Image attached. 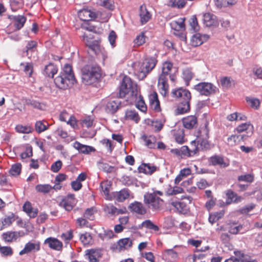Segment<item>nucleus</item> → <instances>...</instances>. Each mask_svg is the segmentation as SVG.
I'll return each mask as SVG.
<instances>
[{
    "mask_svg": "<svg viewBox=\"0 0 262 262\" xmlns=\"http://www.w3.org/2000/svg\"><path fill=\"white\" fill-rule=\"evenodd\" d=\"M54 83L60 89L66 90L72 86L76 82L72 67L66 64L59 75L54 79Z\"/></svg>",
    "mask_w": 262,
    "mask_h": 262,
    "instance_id": "f257e3e1",
    "label": "nucleus"
},
{
    "mask_svg": "<svg viewBox=\"0 0 262 262\" xmlns=\"http://www.w3.org/2000/svg\"><path fill=\"white\" fill-rule=\"evenodd\" d=\"M82 82L85 85H91L98 82L101 77L100 68L94 64L84 65L81 69Z\"/></svg>",
    "mask_w": 262,
    "mask_h": 262,
    "instance_id": "f03ea898",
    "label": "nucleus"
},
{
    "mask_svg": "<svg viewBox=\"0 0 262 262\" xmlns=\"http://www.w3.org/2000/svg\"><path fill=\"white\" fill-rule=\"evenodd\" d=\"M158 60L155 57H148L142 62H138L135 67V72L140 79H144L155 68Z\"/></svg>",
    "mask_w": 262,
    "mask_h": 262,
    "instance_id": "7ed1b4c3",
    "label": "nucleus"
},
{
    "mask_svg": "<svg viewBox=\"0 0 262 262\" xmlns=\"http://www.w3.org/2000/svg\"><path fill=\"white\" fill-rule=\"evenodd\" d=\"M138 92L137 84L133 83L130 77L125 76L120 86L119 97L124 98L128 94L131 97H137Z\"/></svg>",
    "mask_w": 262,
    "mask_h": 262,
    "instance_id": "20e7f679",
    "label": "nucleus"
},
{
    "mask_svg": "<svg viewBox=\"0 0 262 262\" xmlns=\"http://www.w3.org/2000/svg\"><path fill=\"white\" fill-rule=\"evenodd\" d=\"M144 203L152 211L158 212L164 207V201L155 193L146 192L144 195Z\"/></svg>",
    "mask_w": 262,
    "mask_h": 262,
    "instance_id": "39448f33",
    "label": "nucleus"
},
{
    "mask_svg": "<svg viewBox=\"0 0 262 262\" xmlns=\"http://www.w3.org/2000/svg\"><path fill=\"white\" fill-rule=\"evenodd\" d=\"M185 17H180L177 20H172L170 23L171 29L174 31L173 34L178 36L181 40H186V35L185 33Z\"/></svg>",
    "mask_w": 262,
    "mask_h": 262,
    "instance_id": "423d86ee",
    "label": "nucleus"
},
{
    "mask_svg": "<svg viewBox=\"0 0 262 262\" xmlns=\"http://www.w3.org/2000/svg\"><path fill=\"white\" fill-rule=\"evenodd\" d=\"M209 123L206 121L204 127L200 130V136L198 138L196 142L202 150H208L210 148V144L208 141L209 138L210 129L208 126Z\"/></svg>",
    "mask_w": 262,
    "mask_h": 262,
    "instance_id": "0eeeda50",
    "label": "nucleus"
},
{
    "mask_svg": "<svg viewBox=\"0 0 262 262\" xmlns=\"http://www.w3.org/2000/svg\"><path fill=\"white\" fill-rule=\"evenodd\" d=\"M194 89L201 95L206 96L215 94L218 91V89L210 82H202L194 85Z\"/></svg>",
    "mask_w": 262,
    "mask_h": 262,
    "instance_id": "6e6552de",
    "label": "nucleus"
},
{
    "mask_svg": "<svg viewBox=\"0 0 262 262\" xmlns=\"http://www.w3.org/2000/svg\"><path fill=\"white\" fill-rule=\"evenodd\" d=\"M25 235V233L20 231H8L2 234V239L8 243L16 242L17 239Z\"/></svg>",
    "mask_w": 262,
    "mask_h": 262,
    "instance_id": "1a4fd4ad",
    "label": "nucleus"
},
{
    "mask_svg": "<svg viewBox=\"0 0 262 262\" xmlns=\"http://www.w3.org/2000/svg\"><path fill=\"white\" fill-rule=\"evenodd\" d=\"M40 250V243L39 241H29L27 243L24 248L19 251V255H23L24 254L30 253H35Z\"/></svg>",
    "mask_w": 262,
    "mask_h": 262,
    "instance_id": "9d476101",
    "label": "nucleus"
},
{
    "mask_svg": "<svg viewBox=\"0 0 262 262\" xmlns=\"http://www.w3.org/2000/svg\"><path fill=\"white\" fill-rule=\"evenodd\" d=\"M133 241L129 238H124L119 239L116 244H114L112 249L116 252H120L128 249L132 247Z\"/></svg>",
    "mask_w": 262,
    "mask_h": 262,
    "instance_id": "9b49d317",
    "label": "nucleus"
},
{
    "mask_svg": "<svg viewBox=\"0 0 262 262\" xmlns=\"http://www.w3.org/2000/svg\"><path fill=\"white\" fill-rule=\"evenodd\" d=\"M171 95L173 97L177 99L178 101L190 100L191 98L190 92L188 90L182 88H178L172 90Z\"/></svg>",
    "mask_w": 262,
    "mask_h": 262,
    "instance_id": "f8f14e48",
    "label": "nucleus"
},
{
    "mask_svg": "<svg viewBox=\"0 0 262 262\" xmlns=\"http://www.w3.org/2000/svg\"><path fill=\"white\" fill-rule=\"evenodd\" d=\"M192 200V198L190 196H182V200L180 202L173 203V206L179 211L186 213L189 209L188 205L191 203Z\"/></svg>",
    "mask_w": 262,
    "mask_h": 262,
    "instance_id": "ddd939ff",
    "label": "nucleus"
},
{
    "mask_svg": "<svg viewBox=\"0 0 262 262\" xmlns=\"http://www.w3.org/2000/svg\"><path fill=\"white\" fill-rule=\"evenodd\" d=\"M158 86L160 94L164 97L168 95L169 93V84L168 77L159 75L158 80Z\"/></svg>",
    "mask_w": 262,
    "mask_h": 262,
    "instance_id": "4468645a",
    "label": "nucleus"
},
{
    "mask_svg": "<svg viewBox=\"0 0 262 262\" xmlns=\"http://www.w3.org/2000/svg\"><path fill=\"white\" fill-rule=\"evenodd\" d=\"M227 225L228 231L232 234H243L249 230V229L244 228V225H238L236 221H230Z\"/></svg>",
    "mask_w": 262,
    "mask_h": 262,
    "instance_id": "2eb2a0df",
    "label": "nucleus"
},
{
    "mask_svg": "<svg viewBox=\"0 0 262 262\" xmlns=\"http://www.w3.org/2000/svg\"><path fill=\"white\" fill-rule=\"evenodd\" d=\"M173 68V63L167 60L163 62L162 66V72L160 75L167 76L172 82H175L177 80V77L174 74H171L170 72Z\"/></svg>",
    "mask_w": 262,
    "mask_h": 262,
    "instance_id": "dca6fc26",
    "label": "nucleus"
},
{
    "mask_svg": "<svg viewBox=\"0 0 262 262\" xmlns=\"http://www.w3.org/2000/svg\"><path fill=\"white\" fill-rule=\"evenodd\" d=\"M78 15L79 18L84 21L94 20L97 17V14L96 12L88 8H84L79 10Z\"/></svg>",
    "mask_w": 262,
    "mask_h": 262,
    "instance_id": "f3484780",
    "label": "nucleus"
},
{
    "mask_svg": "<svg viewBox=\"0 0 262 262\" xmlns=\"http://www.w3.org/2000/svg\"><path fill=\"white\" fill-rule=\"evenodd\" d=\"M8 18L12 21L13 26L17 30H19L26 22L27 18L24 15H9Z\"/></svg>",
    "mask_w": 262,
    "mask_h": 262,
    "instance_id": "a211bd4d",
    "label": "nucleus"
},
{
    "mask_svg": "<svg viewBox=\"0 0 262 262\" xmlns=\"http://www.w3.org/2000/svg\"><path fill=\"white\" fill-rule=\"evenodd\" d=\"M43 243L48 245L50 249L56 251H60L63 247L62 243L57 238L53 237L47 238Z\"/></svg>",
    "mask_w": 262,
    "mask_h": 262,
    "instance_id": "6ab92c4d",
    "label": "nucleus"
},
{
    "mask_svg": "<svg viewBox=\"0 0 262 262\" xmlns=\"http://www.w3.org/2000/svg\"><path fill=\"white\" fill-rule=\"evenodd\" d=\"M103 210L105 213L111 215L125 214L127 212V209L125 207L118 209L116 207L111 204L104 206Z\"/></svg>",
    "mask_w": 262,
    "mask_h": 262,
    "instance_id": "aec40b11",
    "label": "nucleus"
},
{
    "mask_svg": "<svg viewBox=\"0 0 262 262\" xmlns=\"http://www.w3.org/2000/svg\"><path fill=\"white\" fill-rule=\"evenodd\" d=\"M226 196V204L230 205L232 203H237L242 201L243 198L239 196L231 189H228L225 192Z\"/></svg>",
    "mask_w": 262,
    "mask_h": 262,
    "instance_id": "412c9836",
    "label": "nucleus"
},
{
    "mask_svg": "<svg viewBox=\"0 0 262 262\" xmlns=\"http://www.w3.org/2000/svg\"><path fill=\"white\" fill-rule=\"evenodd\" d=\"M85 255L90 262H98L99 258L102 256L100 249H91L85 251Z\"/></svg>",
    "mask_w": 262,
    "mask_h": 262,
    "instance_id": "4be33fe9",
    "label": "nucleus"
},
{
    "mask_svg": "<svg viewBox=\"0 0 262 262\" xmlns=\"http://www.w3.org/2000/svg\"><path fill=\"white\" fill-rule=\"evenodd\" d=\"M182 123L185 128L189 129H192L197 127L198 119L195 116H188L182 119Z\"/></svg>",
    "mask_w": 262,
    "mask_h": 262,
    "instance_id": "5701e85b",
    "label": "nucleus"
},
{
    "mask_svg": "<svg viewBox=\"0 0 262 262\" xmlns=\"http://www.w3.org/2000/svg\"><path fill=\"white\" fill-rule=\"evenodd\" d=\"M111 186L112 183L108 181H102L100 183L102 195L107 200H112V195L110 193Z\"/></svg>",
    "mask_w": 262,
    "mask_h": 262,
    "instance_id": "b1692460",
    "label": "nucleus"
},
{
    "mask_svg": "<svg viewBox=\"0 0 262 262\" xmlns=\"http://www.w3.org/2000/svg\"><path fill=\"white\" fill-rule=\"evenodd\" d=\"M128 208L132 212H135L140 215H144L147 212L146 209L143 204L137 201H135L131 203L129 205Z\"/></svg>",
    "mask_w": 262,
    "mask_h": 262,
    "instance_id": "393cba45",
    "label": "nucleus"
},
{
    "mask_svg": "<svg viewBox=\"0 0 262 262\" xmlns=\"http://www.w3.org/2000/svg\"><path fill=\"white\" fill-rule=\"evenodd\" d=\"M247 137L248 136L245 135H232L227 138V143L230 146H233L239 144L242 141H245L247 139Z\"/></svg>",
    "mask_w": 262,
    "mask_h": 262,
    "instance_id": "a878e982",
    "label": "nucleus"
},
{
    "mask_svg": "<svg viewBox=\"0 0 262 262\" xmlns=\"http://www.w3.org/2000/svg\"><path fill=\"white\" fill-rule=\"evenodd\" d=\"M73 146L79 152L84 154H89L96 150L93 147L82 144L78 141H75L73 143Z\"/></svg>",
    "mask_w": 262,
    "mask_h": 262,
    "instance_id": "bb28decb",
    "label": "nucleus"
},
{
    "mask_svg": "<svg viewBox=\"0 0 262 262\" xmlns=\"http://www.w3.org/2000/svg\"><path fill=\"white\" fill-rule=\"evenodd\" d=\"M74 200V194H68L67 197L63 199L60 203V205L63 207L67 211H71L73 208Z\"/></svg>",
    "mask_w": 262,
    "mask_h": 262,
    "instance_id": "cd10ccee",
    "label": "nucleus"
},
{
    "mask_svg": "<svg viewBox=\"0 0 262 262\" xmlns=\"http://www.w3.org/2000/svg\"><path fill=\"white\" fill-rule=\"evenodd\" d=\"M190 100H185V101H178L176 113L177 114H183L188 112L190 111Z\"/></svg>",
    "mask_w": 262,
    "mask_h": 262,
    "instance_id": "c85d7f7f",
    "label": "nucleus"
},
{
    "mask_svg": "<svg viewBox=\"0 0 262 262\" xmlns=\"http://www.w3.org/2000/svg\"><path fill=\"white\" fill-rule=\"evenodd\" d=\"M23 211H25L31 218L37 216L38 210L36 208H33L30 202L27 201L23 205Z\"/></svg>",
    "mask_w": 262,
    "mask_h": 262,
    "instance_id": "c756f323",
    "label": "nucleus"
},
{
    "mask_svg": "<svg viewBox=\"0 0 262 262\" xmlns=\"http://www.w3.org/2000/svg\"><path fill=\"white\" fill-rule=\"evenodd\" d=\"M208 39V36L207 35H202L200 33H196L193 35L191 38V45L194 47L200 46L204 41L207 40Z\"/></svg>",
    "mask_w": 262,
    "mask_h": 262,
    "instance_id": "7c9ffc66",
    "label": "nucleus"
},
{
    "mask_svg": "<svg viewBox=\"0 0 262 262\" xmlns=\"http://www.w3.org/2000/svg\"><path fill=\"white\" fill-rule=\"evenodd\" d=\"M131 100L136 102V106L139 110L144 113L146 112L147 106L142 96L138 94L137 97H132Z\"/></svg>",
    "mask_w": 262,
    "mask_h": 262,
    "instance_id": "2f4dec72",
    "label": "nucleus"
},
{
    "mask_svg": "<svg viewBox=\"0 0 262 262\" xmlns=\"http://www.w3.org/2000/svg\"><path fill=\"white\" fill-rule=\"evenodd\" d=\"M141 139L144 141L145 146L149 148H155L156 146L157 138L154 135H143Z\"/></svg>",
    "mask_w": 262,
    "mask_h": 262,
    "instance_id": "473e14b6",
    "label": "nucleus"
},
{
    "mask_svg": "<svg viewBox=\"0 0 262 262\" xmlns=\"http://www.w3.org/2000/svg\"><path fill=\"white\" fill-rule=\"evenodd\" d=\"M26 102L27 105L31 106L34 108L41 111L45 110L47 107L45 103L40 102L33 99H28L26 100Z\"/></svg>",
    "mask_w": 262,
    "mask_h": 262,
    "instance_id": "72a5a7b5",
    "label": "nucleus"
},
{
    "mask_svg": "<svg viewBox=\"0 0 262 262\" xmlns=\"http://www.w3.org/2000/svg\"><path fill=\"white\" fill-rule=\"evenodd\" d=\"M163 257L168 262H173L178 257V253L172 249H166L163 252Z\"/></svg>",
    "mask_w": 262,
    "mask_h": 262,
    "instance_id": "f704fd0d",
    "label": "nucleus"
},
{
    "mask_svg": "<svg viewBox=\"0 0 262 262\" xmlns=\"http://www.w3.org/2000/svg\"><path fill=\"white\" fill-rule=\"evenodd\" d=\"M130 195V192L128 189H123L120 191L116 192L114 194V197L119 202H122L128 199Z\"/></svg>",
    "mask_w": 262,
    "mask_h": 262,
    "instance_id": "c9c22d12",
    "label": "nucleus"
},
{
    "mask_svg": "<svg viewBox=\"0 0 262 262\" xmlns=\"http://www.w3.org/2000/svg\"><path fill=\"white\" fill-rule=\"evenodd\" d=\"M58 71L57 67L53 63H49L44 69L43 74L49 77L53 78Z\"/></svg>",
    "mask_w": 262,
    "mask_h": 262,
    "instance_id": "e433bc0d",
    "label": "nucleus"
},
{
    "mask_svg": "<svg viewBox=\"0 0 262 262\" xmlns=\"http://www.w3.org/2000/svg\"><path fill=\"white\" fill-rule=\"evenodd\" d=\"M251 131V133H252L253 130V126L250 122H246L244 123H242L235 128L234 132H236L238 134H241L243 132H247V130Z\"/></svg>",
    "mask_w": 262,
    "mask_h": 262,
    "instance_id": "4c0bfd02",
    "label": "nucleus"
},
{
    "mask_svg": "<svg viewBox=\"0 0 262 262\" xmlns=\"http://www.w3.org/2000/svg\"><path fill=\"white\" fill-rule=\"evenodd\" d=\"M14 214L12 213L10 215L6 216L0 221V230L9 227L15 221Z\"/></svg>",
    "mask_w": 262,
    "mask_h": 262,
    "instance_id": "58836bf2",
    "label": "nucleus"
},
{
    "mask_svg": "<svg viewBox=\"0 0 262 262\" xmlns=\"http://www.w3.org/2000/svg\"><path fill=\"white\" fill-rule=\"evenodd\" d=\"M209 161L214 166L219 165L222 167H226L228 166V164L225 162L224 158L220 156H212L210 157Z\"/></svg>",
    "mask_w": 262,
    "mask_h": 262,
    "instance_id": "ea45409f",
    "label": "nucleus"
},
{
    "mask_svg": "<svg viewBox=\"0 0 262 262\" xmlns=\"http://www.w3.org/2000/svg\"><path fill=\"white\" fill-rule=\"evenodd\" d=\"M98 168L106 173H112L117 170V168L113 166L110 165L108 163L103 162H98L97 163Z\"/></svg>",
    "mask_w": 262,
    "mask_h": 262,
    "instance_id": "a19ab883",
    "label": "nucleus"
},
{
    "mask_svg": "<svg viewBox=\"0 0 262 262\" xmlns=\"http://www.w3.org/2000/svg\"><path fill=\"white\" fill-rule=\"evenodd\" d=\"M191 173V170L189 168H184L181 169L174 179L175 184H178L182 180L189 176Z\"/></svg>",
    "mask_w": 262,
    "mask_h": 262,
    "instance_id": "79ce46f5",
    "label": "nucleus"
},
{
    "mask_svg": "<svg viewBox=\"0 0 262 262\" xmlns=\"http://www.w3.org/2000/svg\"><path fill=\"white\" fill-rule=\"evenodd\" d=\"M156 166L151 165L150 164L143 163L139 167L138 169L140 172L151 174L156 170Z\"/></svg>",
    "mask_w": 262,
    "mask_h": 262,
    "instance_id": "37998d69",
    "label": "nucleus"
},
{
    "mask_svg": "<svg viewBox=\"0 0 262 262\" xmlns=\"http://www.w3.org/2000/svg\"><path fill=\"white\" fill-rule=\"evenodd\" d=\"M186 0H168L166 5L171 8L183 9L186 6Z\"/></svg>",
    "mask_w": 262,
    "mask_h": 262,
    "instance_id": "c03bdc74",
    "label": "nucleus"
},
{
    "mask_svg": "<svg viewBox=\"0 0 262 262\" xmlns=\"http://www.w3.org/2000/svg\"><path fill=\"white\" fill-rule=\"evenodd\" d=\"M83 40L86 46H88L91 50L95 52L96 49L98 48V46L95 41L93 40V37H89L88 35L84 34L83 36Z\"/></svg>",
    "mask_w": 262,
    "mask_h": 262,
    "instance_id": "a18cd8bd",
    "label": "nucleus"
},
{
    "mask_svg": "<svg viewBox=\"0 0 262 262\" xmlns=\"http://www.w3.org/2000/svg\"><path fill=\"white\" fill-rule=\"evenodd\" d=\"M140 21L142 25L146 24L150 19L151 15L145 6H141L140 7Z\"/></svg>",
    "mask_w": 262,
    "mask_h": 262,
    "instance_id": "49530a36",
    "label": "nucleus"
},
{
    "mask_svg": "<svg viewBox=\"0 0 262 262\" xmlns=\"http://www.w3.org/2000/svg\"><path fill=\"white\" fill-rule=\"evenodd\" d=\"M203 22L207 27H211L215 25V16L210 13H205L203 15Z\"/></svg>",
    "mask_w": 262,
    "mask_h": 262,
    "instance_id": "de8ad7c7",
    "label": "nucleus"
},
{
    "mask_svg": "<svg viewBox=\"0 0 262 262\" xmlns=\"http://www.w3.org/2000/svg\"><path fill=\"white\" fill-rule=\"evenodd\" d=\"M125 117L126 119L133 121L136 123H138L140 120L138 113L135 110H127Z\"/></svg>",
    "mask_w": 262,
    "mask_h": 262,
    "instance_id": "09e8293b",
    "label": "nucleus"
},
{
    "mask_svg": "<svg viewBox=\"0 0 262 262\" xmlns=\"http://www.w3.org/2000/svg\"><path fill=\"white\" fill-rule=\"evenodd\" d=\"M224 214L225 211L224 210L210 213L209 216L208 221L209 223H210L211 224H213L221 219L223 218L224 216Z\"/></svg>",
    "mask_w": 262,
    "mask_h": 262,
    "instance_id": "8fccbe9b",
    "label": "nucleus"
},
{
    "mask_svg": "<svg viewBox=\"0 0 262 262\" xmlns=\"http://www.w3.org/2000/svg\"><path fill=\"white\" fill-rule=\"evenodd\" d=\"M55 133L61 138L66 139L68 143L70 141H73L74 139L70 136L66 130L63 129L62 127H58L55 130Z\"/></svg>",
    "mask_w": 262,
    "mask_h": 262,
    "instance_id": "3c124183",
    "label": "nucleus"
},
{
    "mask_svg": "<svg viewBox=\"0 0 262 262\" xmlns=\"http://www.w3.org/2000/svg\"><path fill=\"white\" fill-rule=\"evenodd\" d=\"M52 189V186L50 184H38L35 186L37 192L44 194L48 193Z\"/></svg>",
    "mask_w": 262,
    "mask_h": 262,
    "instance_id": "603ef678",
    "label": "nucleus"
},
{
    "mask_svg": "<svg viewBox=\"0 0 262 262\" xmlns=\"http://www.w3.org/2000/svg\"><path fill=\"white\" fill-rule=\"evenodd\" d=\"M80 239L84 246L92 245L93 243L92 236L88 232L82 234L80 235Z\"/></svg>",
    "mask_w": 262,
    "mask_h": 262,
    "instance_id": "864d4df0",
    "label": "nucleus"
},
{
    "mask_svg": "<svg viewBox=\"0 0 262 262\" xmlns=\"http://www.w3.org/2000/svg\"><path fill=\"white\" fill-rule=\"evenodd\" d=\"M118 108V103L115 101H111L106 104L105 110L107 113L114 114L117 111Z\"/></svg>",
    "mask_w": 262,
    "mask_h": 262,
    "instance_id": "5fc2aeb1",
    "label": "nucleus"
},
{
    "mask_svg": "<svg viewBox=\"0 0 262 262\" xmlns=\"http://www.w3.org/2000/svg\"><path fill=\"white\" fill-rule=\"evenodd\" d=\"M246 101L248 104L253 108L258 109L260 105V101L258 99L253 97H246Z\"/></svg>",
    "mask_w": 262,
    "mask_h": 262,
    "instance_id": "6e6d98bb",
    "label": "nucleus"
},
{
    "mask_svg": "<svg viewBox=\"0 0 262 262\" xmlns=\"http://www.w3.org/2000/svg\"><path fill=\"white\" fill-rule=\"evenodd\" d=\"M47 124L46 121L43 122L42 121H37L35 124V130L38 133H40L44 132L48 129Z\"/></svg>",
    "mask_w": 262,
    "mask_h": 262,
    "instance_id": "4d7b16f0",
    "label": "nucleus"
},
{
    "mask_svg": "<svg viewBox=\"0 0 262 262\" xmlns=\"http://www.w3.org/2000/svg\"><path fill=\"white\" fill-rule=\"evenodd\" d=\"M0 253L2 256H11L13 254V250L10 246H2L0 249Z\"/></svg>",
    "mask_w": 262,
    "mask_h": 262,
    "instance_id": "13d9d810",
    "label": "nucleus"
},
{
    "mask_svg": "<svg viewBox=\"0 0 262 262\" xmlns=\"http://www.w3.org/2000/svg\"><path fill=\"white\" fill-rule=\"evenodd\" d=\"M142 227H144L147 229L153 230L155 231H158L159 230L158 226L154 224L150 220H147L142 223Z\"/></svg>",
    "mask_w": 262,
    "mask_h": 262,
    "instance_id": "bf43d9fd",
    "label": "nucleus"
},
{
    "mask_svg": "<svg viewBox=\"0 0 262 262\" xmlns=\"http://www.w3.org/2000/svg\"><path fill=\"white\" fill-rule=\"evenodd\" d=\"M15 129L17 132L23 134H29L32 132L33 128L30 126H23L18 125L16 126Z\"/></svg>",
    "mask_w": 262,
    "mask_h": 262,
    "instance_id": "052dcab7",
    "label": "nucleus"
},
{
    "mask_svg": "<svg viewBox=\"0 0 262 262\" xmlns=\"http://www.w3.org/2000/svg\"><path fill=\"white\" fill-rule=\"evenodd\" d=\"M255 207V204L251 203L249 205H247L238 210V212L242 214H247L249 212L252 211Z\"/></svg>",
    "mask_w": 262,
    "mask_h": 262,
    "instance_id": "680f3d73",
    "label": "nucleus"
},
{
    "mask_svg": "<svg viewBox=\"0 0 262 262\" xmlns=\"http://www.w3.org/2000/svg\"><path fill=\"white\" fill-rule=\"evenodd\" d=\"M21 165L20 163H16L12 165L9 170L10 173L12 176H18L20 173Z\"/></svg>",
    "mask_w": 262,
    "mask_h": 262,
    "instance_id": "e2e57ef3",
    "label": "nucleus"
},
{
    "mask_svg": "<svg viewBox=\"0 0 262 262\" xmlns=\"http://www.w3.org/2000/svg\"><path fill=\"white\" fill-rule=\"evenodd\" d=\"M37 42L34 40L29 41L26 45V53L27 55H29L30 52H33L36 50L37 48Z\"/></svg>",
    "mask_w": 262,
    "mask_h": 262,
    "instance_id": "0e129e2a",
    "label": "nucleus"
},
{
    "mask_svg": "<svg viewBox=\"0 0 262 262\" xmlns=\"http://www.w3.org/2000/svg\"><path fill=\"white\" fill-rule=\"evenodd\" d=\"M99 5L108 10H112L114 9V5L111 0H98Z\"/></svg>",
    "mask_w": 262,
    "mask_h": 262,
    "instance_id": "69168bd1",
    "label": "nucleus"
},
{
    "mask_svg": "<svg viewBox=\"0 0 262 262\" xmlns=\"http://www.w3.org/2000/svg\"><path fill=\"white\" fill-rule=\"evenodd\" d=\"M165 121L166 120L164 118L160 119H157L152 122V125L157 131L159 132L162 129Z\"/></svg>",
    "mask_w": 262,
    "mask_h": 262,
    "instance_id": "338daca9",
    "label": "nucleus"
},
{
    "mask_svg": "<svg viewBox=\"0 0 262 262\" xmlns=\"http://www.w3.org/2000/svg\"><path fill=\"white\" fill-rule=\"evenodd\" d=\"M233 81L229 77H224L221 78L220 82L222 87L228 89L231 86Z\"/></svg>",
    "mask_w": 262,
    "mask_h": 262,
    "instance_id": "774afa93",
    "label": "nucleus"
}]
</instances>
